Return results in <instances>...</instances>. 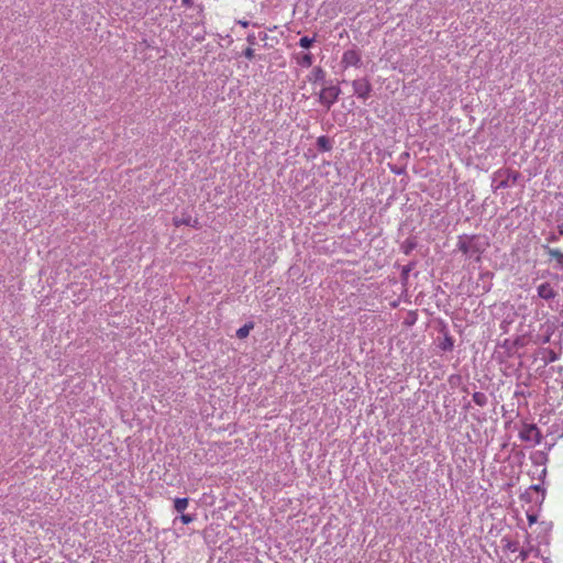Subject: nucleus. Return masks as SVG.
Wrapping results in <instances>:
<instances>
[{
	"label": "nucleus",
	"instance_id": "f257e3e1",
	"mask_svg": "<svg viewBox=\"0 0 563 563\" xmlns=\"http://www.w3.org/2000/svg\"><path fill=\"white\" fill-rule=\"evenodd\" d=\"M457 247L464 255L472 257L476 255V260L478 261L481 254L484 251L483 245L479 243V239L477 235H462L459 238Z\"/></svg>",
	"mask_w": 563,
	"mask_h": 563
},
{
	"label": "nucleus",
	"instance_id": "f03ea898",
	"mask_svg": "<svg viewBox=\"0 0 563 563\" xmlns=\"http://www.w3.org/2000/svg\"><path fill=\"white\" fill-rule=\"evenodd\" d=\"M519 173L511 172L509 169H499L493 175V183L492 186L495 190L507 188L511 184H516L518 180Z\"/></svg>",
	"mask_w": 563,
	"mask_h": 563
},
{
	"label": "nucleus",
	"instance_id": "7ed1b4c3",
	"mask_svg": "<svg viewBox=\"0 0 563 563\" xmlns=\"http://www.w3.org/2000/svg\"><path fill=\"white\" fill-rule=\"evenodd\" d=\"M341 89L336 86H329L321 90L319 95V101L330 109L333 103H335L340 97Z\"/></svg>",
	"mask_w": 563,
	"mask_h": 563
},
{
	"label": "nucleus",
	"instance_id": "20e7f679",
	"mask_svg": "<svg viewBox=\"0 0 563 563\" xmlns=\"http://www.w3.org/2000/svg\"><path fill=\"white\" fill-rule=\"evenodd\" d=\"M519 437L522 441L533 442L534 444H539L542 439L541 432L536 424H525L519 432Z\"/></svg>",
	"mask_w": 563,
	"mask_h": 563
},
{
	"label": "nucleus",
	"instance_id": "39448f33",
	"mask_svg": "<svg viewBox=\"0 0 563 563\" xmlns=\"http://www.w3.org/2000/svg\"><path fill=\"white\" fill-rule=\"evenodd\" d=\"M353 92L357 96V98L367 100L372 93V85L366 78L355 79L352 82Z\"/></svg>",
	"mask_w": 563,
	"mask_h": 563
},
{
	"label": "nucleus",
	"instance_id": "423d86ee",
	"mask_svg": "<svg viewBox=\"0 0 563 563\" xmlns=\"http://www.w3.org/2000/svg\"><path fill=\"white\" fill-rule=\"evenodd\" d=\"M361 63V56L355 49L344 52L342 56V64L345 67L357 66Z\"/></svg>",
	"mask_w": 563,
	"mask_h": 563
},
{
	"label": "nucleus",
	"instance_id": "0eeeda50",
	"mask_svg": "<svg viewBox=\"0 0 563 563\" xmlns=\"http://www.w3.org/2000/svg\"><path fill=\"white\" fill-rule=\"evenodd\" d=\"M538 296L544 300L553 299L556 296V291L553 289L550 283H542L537 288Z\"/></svg>",
	"mask_w": 563,
	"mask_h": 563
},
{
	"label": "nucleus",
	"instance_id": "6e6552de",
	"mask_svg": "<svg viewBox=\"0 0 563 563\" xmlns=\"http://www.w3.org/2000/svg\"><path fill=\"white\" fill-rule=\"evenodd\" d=\"M317 146L319 151L328 152L332 148V143L328 136L321 135L317 139Z\"/></svg>",
	"mask_w": 563,
	"mask_h": 563
},
{
	"label": "nucleus",
	"instance_id": "1a4fd4ad",
	"mask_svg": "<svg viewBox=\"0 0 563 563\" xmlns=\"http://www.w3.org/2000/svg\"><path fill=\"white\" fill-rule=\"evenodd\" d=\"M254 328L253 322H247L236 331V336L239 339H245L250 334V331Z\"/></svg>",
	"mask_w": 563,
	"mask_h": 563
},
{
	"label": "nucleus",
	"instance_id": "9d476101",
	"mask_svg": "<svg viewBox=\"0 0 563 563\" xmlns=\"http://www.w3.org/2000/svg\"><path fill=\"white\" fill-rule=\"evenodd\" d=\"M417 247V242L413 239H407L401 244V250L406 255H409Z\"/></svg>",
	"mask_w": 563,
	"mask_h": 563
},
{
	"label": "nucleus",
	"instance_id": "9b49d317",
	"mask_svg": "<svg viewBox=\"0 0 563 563\" xmlns=\"http://www.w3.org/2000/svg\"><path fill=\"white\" fill-rule=\"evenodd\" d=\"M473 401L479 406V407H484L487 405V401H488V398L487 396L484 394V393H481V391H476L473 394Z\"/></svg>",
	"mask_w": 563,
	"mask_h": 563
},
{
	"label": "nucleus",
	"instance_id": "f8f14e48",
	"mask_svg": "<svg viewBox=\"0 0 563 563\" xmlns=\"http://www.w3.org/2000/svg\"><path fill=\"white\" fill-rule=\"evenodd\" d=\"M188 504H189V499L188 498H176L174 500V508L177 512H183L187 507H188Z\"/></svg>",
	"mask_w": 563,
	"mask_h": 563
},
{
	"label": "nucleus",
	"instance_id": "ddd939ff",
	"mask_svg": "<svg viewBox=\"0 0 563 563\" xmlns=\"http://www.w3.org/2000/svg\"><path fill=\"white\" fill-rule=\"evenodd\" d=\"M313 57L311 54H303L300 59H298V64L303 67H310L312 65Z\"/></svg>",
	"mask_w": 563,
	"mask_h": 563
},
{
	"label": "nucleus",
	"instance_id": "4468645a",
	"mask_svg": "<svg viewBox=\"0 0 563 563\" xmlns=\"http://www.w3.org/2000/svg\"><path fill=\"white\" fill-rule=\"evenodd\" d=\"M544 249L547 250V253L551 256V257H554L556 258L559 262H562L563 261V253L558 250V249H551L549 246H544Z\"/></svg>",
	"mask_w": 563,
	"mask_h": 563
},
{
	"label": "nucleus",
	"instance_id": "2eb2a0df",
	"mask_svg": "<svg viewBox=\"0 0 563 563\" xmlns=\"http://www.w3.org/2000/svg\"><path fill=\"white\" fill-rule=\"evenodd\" d=\"M453 339L449 335H446L443 340V342L440 344V347L443 350V351H451L453 349Z\"/></svg>",
	"mask_w": 563,
	"mask_h": 563
},
{
	"label": "nucleus",
	"instance_id": "dca6fc26",
	"mask_svg": "<svg viewBox=\"0 0 563 563\" xmlns=\"http://www.w3.org/2000/svg\"><path fill=\"white\" fill-rule=\"evenodd\" d=\"M314 42V37L303 36L299 40V45L302 48H309Z\"/></svg>",
	"mask_w": 563,
	"mask_h": 563
},
{
	"label": "nucleus",
	"instance_id": "f3484780",
	"mask_svg": "<svg viewBox=\"0 0 563 563\" xmlns=\"http://www.w3.org/2000/svg\"><path fill=\"white\" fill-rule=\"evenodd\" d=\"M312 75H313L314 81L324 79V71L320 67L314 68L312 71Z\"/></svg>",
	"mask_w": 563,
	"mask_h": 563
},
{
	"label": "nucleus",
	"instance_id": "a211bd4d",
	"mask_svg": "<svg viewBox=\"0 0 563 563\" xmlns=\"http://www.w3.org/2000/svg\"><path fill=\"white\" fill-rule=\"evenodd\" d=\"M413 266H415V263H409L408 265L402 267V269H401V277L404 279L408 278V275L411 272V269L413 268Z\"/></svg>",
	"mask_w": 563,
	"mask_h": 563
},
{
	"label": "nucleus",
	"instance_id": "6ab92c4d",
	"mask_svg": "<svg viewBox=\"0 0 563 563\" xmlns=\"http://www.w3.org/2000/svg\"><path fill=\"white\" fill-rule=\"evenodd\" d=\"M243 55H244V57H245V58H247V59H250V60H251V59H253V58H254V56H255V51L250 46V47H247V48L243 52Z\"/></svg>",
	"mask_w": 563,
	"mask_h": 563
},
{
	"label": "nucleus",
	"instance_id": "aec40b11",
	"mask_svg": "<svg viewBox=\"0 0 563 563\" xmlns=\"http://www.w3.org/2000/svg\"><path fill=\"white\" fill-rule=\"evenodd\" d=\"M195 519V517L192 515H185V514H181L180 516V520L184 525H188L190 522H192Z\"/></svg>",
	"mask_w": 563,
	"mask_h": 563
},
{
	"label": "nucleus",
	"instance_id": "412c9836",
	"mask_svg": "<svg viewBox=\"0 0 563 563\" xmlns=\"http://www.w3.org/2000/svg\"><path fill=\"white\" fill-rule=\"evenodd\" d=\"M562 234H563V229H560L559 234L556 235V234L552 233V234L548 238V241H549V242H555V241H558V240H559V238H560Z\"/></svg>",
	"mask_w": 563,
	"mask_h": 563
},
{
	"label": "nucleus",
	"instance_id": "4be33fe9",
	"mask_svg": "<svg viewBox=\"0 0 563 563\" xmlns=\"http://www.w3.org/2000/svg\"><path fill=\"white\" fill-rule=\"evenodd\" d=\"M530 489L537 492V493H541L542 494V498H544V489L542 488L541 485L537 484V485H532L530 486Z\"/></svg>",
	"mask_w": 563,
	"mask_h": 563
},
{
	"label": "nucleus",
	"instance_id": "5701e85b",
	"mask_svg": "<svg viewBox=\"0 0 563 563\" xmlns=\"http://www.w3.org/2000/svg\"><path fill=\"white\" fill-rule=\"evenodd\" d=\"M246 41L250 45H255L256 44V36L254 33H251L247 35L246 37Z\"/></svg>",
	"mask_w": 563,
	"mask_h": 563
},
{
	"label": "nucleus",
	"instance_id": "b1692460",
	"mask_svg": "<svg viewBox=\"0 0 563 563\" xmlns=\"http://www.w3.org/2000/svg\"><path fill=\"white\" fill-rule=\"evenodd\" d=\"M528 521H529V525H533L536 521H537V516L536 515H528Z\"/></svg>",
	"mask_w": 563,
	"mask_h": 563
},
{
	"label": "nucleus",
	"instance_id": "393cba45",
	"mask_svg": "<svg viewBox=\"0 0 563 563\" xmlns=\"http://www.w3.org/2000/svg\"><path fill=\"white\" fill-rule=\"evenodd\" d=\"M519 558L521 559V561H526L528 558V552L526 550H521Z\"/></svg>",
	"mask_w": 563,
	"mask_h": 563
},
{
	"label": "nucleus",
	"instance_id": "a878e982",
	"mask_svg": "<svg viewBox=\"0 0 563 563\" xmlns=\"http://www.w3.org/2000/svg\"><path fill=\"white\" fill-rule=\"evenodd\" d=\"M175 224L178 227L180 224H189V219L188 220H185V219H181V220H175Z\"/></svg>",
	"mask_w": 563,
	"mask_h": 563
},
{
	"label": "nucleus",
	"instance_id": "bb28decb",
	"mask_svg": "<svg viewBox=\"0 0 563 563\" xmlns=\"http://www.w3.org/2000/svg\"><path fill=\"white\" fill-rule=\"evenodd\" d=\"M238 24H240L243 27H247L250 25V22L245 20H239Z\"/></svg>",
	"mask_w": 563,
	"mask_h": 563
},
{
	"label": "nucleus",
	"instance_id": "cd10ccee",
	"mask_svg": "<svg viewBox=\"0 0 563 563\" xmlns=\"http://www.w3.org/2000/svg\"><path fill=\"white\" fill-rule=\"evenodd\" d=\"M558 356L554 352H550V356H549V362H554L556 361Z\"/></svg>",
	"mask_w": 563,
	"mask_h": 563
},
{
	"label": "nucleus",
	"instance_id": "c85d7f7f",
	"mask_svg": "<svg viewBox=\"0 0 563 563\" xmlns=\"http://www.w3.org/2000/svg\"><path fill=\"white\" fill-rule=\"evenodd\" d=\"M184 5L189 7L192 3V0H181Z\"/></svg>",
	"mask_w": 563,
	"mask_h": 563
},
{
	"label": "nucleus",
	"instance_id": "c756f323",
	"mask_svg": "<svg viewBox=\"0 0 563 563\" xmlns=\"http://www.w3.org/2000/svg\"><path fill=\"white\" fill-rule=\"evenodd\" d=\"M260 37L262 41H265L267 38V34L266 33H260Z\"/></svg>",
	"mask_w": 563,
	"mask_h": 563
},
{
	"label": "nucleus",
	"instance_id": "7c9ffc66",
	"mask_svg": "<svg viewBox=\"0 0 563 563\" xmlns=\"http://www.w3.org/2000/svg\"><path fill=\"white\" fill-rule=\"evenodd\" d=\"M391 170H393L395 174H398V175H399V174H401V169H399V168H396V169H395V168H391Z\"/></svg>",
	"mask_w": 563,
	"mask_h": 563
},
{
	"label": "nucleus",
	"instance_id": "2f4dec72",
	"mask_svg": "<svg viewBox=\"0 0 563 563\" xmlns=\"http://www.w3.org/2000/svg\"><path fill=\"white\" fill-rule=\"evenodd\" d=\"M508 549L511 550V551H515L516 550V545L515 544H509Z\"/></svg>",
	"mask_w": 563,
	"mask_h": 563
}]
</instances>
